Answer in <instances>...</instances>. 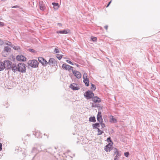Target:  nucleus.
Masks as SVG:
<instances>
[{
  "instance_id": "nucleus-8",
  "label": "nucleus",
  "mask_w": 160,
  "mask_h": 160,
  "mask_svg": "<svg viewBox=\"0 0 160 160\" xmlns=\"http://www.w3.org/2000/svg\"><path fill=\"white\" fill-rule=\"evenodd\" d=\"M16 59L19 61L24 62L26 61V58L22 55H19L17 56Z\"/></svg>"
},
{
  "instance_id": "nucleus-41",
  "label": "nucleus",
  "mask_w": 160,
  "mask_h": 160,
  "mask_svg": "<svg viewBox=\"0 0 160 160\" xmlns=\"http://www.w3.org/2000/svg\"><path fill=\"white\" fill-rule=\"evenodd\" d=\"M108 26H107V25H106V26H104V28H105L106 30H107L108 29Z\"/></svg>"
},
{
  "instance_id": "nucleus-34",
  "label": "nucleus",
  "mask_w": 160,
  "mask_h": 160,
  "mask_svg": "<svg viewBox=\"0 0 160 160\" xmlns=\"http://www.w3.org/2000/svg\"><path fill=\"white\" fill-rule=\"evenodd\" d=\"M91 39L93 41H95L97 40V38L95 37H92Z\"/></svg>"
},
{
  "instance_id": "nucleus-40",
  "label": "nucleus",
  "mask_w": 160,
  "mask_h": 160,
  "mask_svg": "<svg viewBox=\"0 0 160 160\" xmlns=\"http://www.w3.org/2000/svg\"><path fill=\"white\" fill-rule=\"evenodd\" d=\"M3 43V41L1 40H0V45H2Z\"/></svg>"
},
{
  "instance_id": "nucleus-25",
  "label": "nucleus",
  "mask_w": 160,
  "mask_h": 160,
  "mask_svg": "<svg viewBox=\"0 0 160 160\" xmlns=\"http://www.w3.org/2000/svg\"><path fill=\"white\" fill-rule=\"evenodd\" d=\"M97 129L98 131V135H101L103 133V132L101 131L99 128H97Z\"/></svg>"
},
{
  "instance_id": "nucleus-21",
  "label": "nucleus",
  "mask_w": 160,
  "mask_h": 160,
  "mask_svg": "<svg viewBox=\"0 0 160 160\" xmlns=\"http://www.w3.org/2000/svg\"><path fill=\"white\" fill-rule=\"evenodd\" d=\"M52 4L53 5L54 8L55 10H57L58 9L59 7L58 3L53 2L52 3Z\"/></svg>"
},
{
  "instance_id": "nucleus-33",
  "label": "nucleus",
  "mask_w": 160,
  "mask_h": 160,
  "mask_svg": "<svg viewBox=\"0 0 160 160\" xmlns=\"http://www.w3.org/2000/svg\"><path fill=\"white\" fill-rule=\"evenodd\" d=\"M54 52L56 53H59V51L58 49L57 48L55 49Z\"/></svg>"
},
{
  "instance_id": "nucleus-35",
  "label": "nucleus",
  "mask_w": 160,
  "mask_h": 160,
  "mask_svg": "<svg viewBox=\"0 0 160 160\" xmlns=\"http://www.w3.org/2000/svg\"><path fill=\"white\" fill-rule=\"evenodd\" d=\"M129 154V153L128 152H126L124 153V155L126 157H128V156Z\"/></svg>"
},
{
  "instance_id": "nucleus-44",
  "label": "nucleus",
  "mask_w": 160,
  "mask_h": 160,
  "mask_svg": "<svg viewBox=\"0 0 160 160\" xmlns=\"http://www.w3.org/2000/svg\"><path fill=\"white\" fill-rule=\"evenodd\" d=\"M6 0H1V1L3 2H4V1H6Z\"/></svg>"
},
{
  "instance_id": "nucleus-26",
  "label": "nucleus",
  "mask_w": 160,
  "mask_h": 160,
  "mask_svg": "<svg viewBox=\"0 0 160 160\" xmlns=\"http://www.w3.org/2000/svg\"><path fill=\"white\" fill-rule=\"evenodd\" d=\"M5 44L8 45L10 46L11 47H12V45L11 43L10 42L7 41H5Z\"/></svg>"
},
{
  "instance_id": "nucleus-38",
  "label": "nucleus",
  "mask_w": 160,
  "mask_h": 160,
  "mask_svg": "<svg viewBox=\"0 0 160 160\" xmlns=\"http://www.w3.org/2000/svg\"><path fill=\"white\" fill-rule=\"evenodd\" d=\"M4 25V23L3 22H0V26H2Z\"/></svg>"
},
{
  "instance_id": "nucleus-13",
  "label": "nucleus",
  "mask_w": 160,
  "mask_h": 160,
  "mask_svg": "<svg viewBox=\"0 0 160 160\" xmlns=\"http://www.w3.org/2000/svg\"><path fill=\"white\" fill-rule=\"evenodd\" d=\"M18 64L17 65L15 64H12L11 68L12 71L14 72L18 71Z\"/></svg>"
},
{
  "instance_id": "nucleus-14",
  "label": "nucleus",
  "mask_w": 160,
  "mask_h": 160,
  "mask_svg": "<svg viewBox=\"0 0 160 160\" xmlns=\"http://www.w3.org/2000/svg\"><path fill=\"white\" fill-rule=\"evenodd\" d=\"M111 143H109L105 147L104 149L107 152H109L111 151V148L112 146Z\"/></svg>"
},
{
  "instance_id": "nucleus-15",
  "label": "nucleus",
  "mask_w": 160,
  "mask_h": 160,
  "mask_svg": "<svg viewBox=\"0 0 160 160\" xmlns=\"http://www.w3.org/2000/svg\"><path fill=\"white\" fill-rule=\"evenodd\" d=\"M39 6L41 10L44 11L45 9L46 8L44 4H43V2H39Z\"/></svg>"
},
{
  "instance_id": "nucleus-5",
  "label": "nucleus",
  "mask_w": 160,
  "mask_h": 160,
  "mask_svg": "<svg viewBox=\"0 0 160 160\" xmlns=\"http://www.w3.org/2000/svg\"><path fill=\"white\" fill-rule=\"evenodd\" d=\"M57 61L55 59L53 58H51L49 60L48 63L52 66H54L57 65Z\"/></svg>"
},
{
  "instance_id": "nucleus-3",
  "label": "nucleus",
  "mask_w": 160,
  "mask_h": 160,
  "mask_svg": "<svg viewBox=\"0 0 160 160\" xmlns=\"http://www.w3.org/2000/svg\"><path fill=\"white\" fill-rule=\"evenodd\" d=\"M93 93L91 91H89L86 92L84 94V96L87 99H89L94 96Z\"/></svg>"
},
{
  "instance_id": "nucleus-20",
  "label": "nucleus",
  "mask_w": 160,
  "mask_h": 160,
  "mask_svg": "<svg viewBox=\"0 0 160 160\" xmlns=\"http://www.w3.org/2000/svg\"><path fill=\"white\" fill-rule=\"evenodd\" d=\"M110 122H111L116 123L117 122V120L113 117V116H111L110 117Z\"/></svg>"
},
{
  "instance_id": "nucleus-11",
  "label": "nucleus",
  "mask_w": 160,
  "mask_h": 160,
  "mask_svg": "<svg viewBox=\"0 0 160 160\" xmlns=\"http://www.w3.org/2000/svg\"><path fill=\"white\" fill-rule=\"evenodd\" d=\"M70 87L73 90H77L79 89V88L78 86V85L74 83L71 84Z\"/></svg>"
},
{
  "instance_id": "nucleus-28",
  "label": "nucleus",
  "mask_w": 160,
  "mask_h": 160,
  "mask_svg": "<svg viewBox=\"0 0 160 160\" xmlns=\"http://www.w3.org/2000/svg\"><path fill=\"white\" fill-rule=\"evenodd\" d=\"M96 88L95 86L92 84H91V89L93 90H95Z\"/></svg>"
},
{
  "instance_id": "nucleus-7",
  "label": "nucleus",
  "mask_w": 160,
  "mask_h": 160,
  "mask_svg": "<svg viewBox=\"0 0 160 160\" xmlns=\"http://www.w3.org/2000/svg\"><path fill=\"white\" fill-rule=\"evenodd\" d=\"M38 60L39 62H41L43 66H46L48 64V62L46 60L42 57L38 58Z\"/></svg>"
},
{
  "instance_id": "nucleus-9",
  "label": "nucleus",
  "mask_w": 160,
  "mask_h": 160,
  "mask_svg": "<svg viewBox=\"0 0 160 160\" xmlns=\"http://www.w3.org/2000/svg\"><path fill=\"white\" fill-rule=\"evenodd\" d=\"M72 72L73 74L77 78H81V74L79 72L73 70Z\"/></svg>"
},
{
  "instance_id": "nucleus-27",
  "label": "nucleus",
  "mask_w": 160,
  "mask_h": 160,
  "mask_svg": "<svg viewBox=\"0 0 160 160\" xmlns=\"http://www.w3.org/2000/svg\"><path fill=\"white\" fill-rule=\"evenodd\" d=\"M13 49L15 50H18L20 49V47L18 46H14L12 47Z\"/></svg>"
},
{
  "instance_id": "nucleus-31",
  "label": "nucleus",
  "mask_w": 160,
  "mask_h": 160,
  "mask_svg": "<svg viewBox=\"0 0 160 160\" xmlns=\"http://www.w3.org/2000/svg\"><path fill=\"white\" fill-rule=\"evenodd\" d=\"M56 57L59 60H60L62 58V56L61 55L58 54L57 56Z\"/></svg>"
},
{
  "instance_id": "nucleus-29",
  "label": "nucleus",
  "mask_w": 160,
  "mask_h": 160,
  "mask_svg": "<svg viewBox=\"0 0 160 160\" xmlns=\"http://www.w3.org/2000/svg\"><path fill=\"white\" fill-rule=\"evenodd\" d=\"M88 74L86 72H84L83 75V79L88 78Z\"/></svg>"
},
{
  "instance_id": "nucleus-17",
  "label": "nucleus",
  "mask_w": 160,
  "mask_h": 160,
  "mask_svg": "<svg viewBox=\"0 0 160 160\" xmlns=\"http://www.w3.org/2000/svg\"><path fill=\"white\" fill-rule=\"evenodd\" d=\"M69 32V30H62L61 31H57L56 32L57 33H60V34H67Z\"/></svg>"
},
{
  "instance_id": "nucleus-32",
  "label": "nucleus",
  "mask_w": 160,
  "mask_h": 160,
  "mask_svg": "<svg viewBox=\"0 0 160 160\" xmlns=\"http://www.w3.org/2000/svg\"><path fill=\"white\" fill-rule=\"evenodd\" d=\"M101 124V126L102 128H104L105 127V124L102 123V122H99Z\"/></svg>"
},
{
  "instance_id": "nucleus-30",
  "label": "nucleus",
  "mask_w": 160,
  "mask_h": 160,
  "mask_svg": "<svg viewBox=\"0 0 160 160\" xmlns=\"http://www.w3.org/2000/svg\"><path fill=\"white\" fill-rule=\"evenodd\" d=\"M107 141L108 142H111L110 143H111L112 145L113 143V142H112V141L111 140V138L110 137H109L107 139Z\"/></svg>"
},
{
  "instance_id": "nucleus-22",
  "label": "nucleus",
  "mask_w": 160,
  "mask_h": 160,
  "mask_svg": "<svg viewBox=\"0 0 160 160\" xmlns=\"http://www.w3.org/2000/svg\"><path fill=\"white\" fill-rule=\"evenodd\" d=\"M11 51V48L8 46L5 47L4 48V52H10Z\"/></svg>"
},
{
  "instance_id": "nucleus-45",
  "label": "nucleus",
  "mask_w": 160,
  "mask_h": 160,
  "mask_svg": "<svg viewBox=\"0 0 160 160\" xmlns=\"http://www.w3.org/2000/svg\"><path fill=\"white\" fill-rule=\"evenodd\" d=\"M77 67H78V66L79 65H78V64H77Z\"/></svg>"
},
{
  "instance_id": "nucleus-10",
  "label": "nucleus",
  "mask_w": 160,
  "mask_h": 160,
  "mask_svg": "<svg viewBox=\"0 0 160 160\" xmlns=\"http://www.w3.org/2000/svg\"><path fill=\"white\" fill-rule=\"evenodd\" d=\"M115 151L114 152V154H116V156L115 157L114 160H118L120 156H121V154L119 152L118 149L115 148Z\"/></svg>"
},
{
  "instance_id": "nucleus-42",
  "label": "nucleus",
  "mask_w": 160,
  "mask_h": 160,
  "mask_svg": "<svg viewBox=\"0 0 160 160\" xmlns=\"http://www.w3.org/2000/svg\"><path fill=\"white\" fill-rule=\"evenodd\" d=\"M111 2V1H110L109 2V3H108V4L107 5V6H106V7H108L109 6V5L110 4Z\"/></svg>"
},
{
  "instance_id": "nucleus-43",
  "label": "nucleus",
  "mask_w": 160,
  "mask_h": 160,
  "mask_svg": "<svg viewBox=\"0 0 160 160\" xmlns=\"http://www.w3.org/2000/svg\"><path fill=\"white\" fill-rule=\"evenodd\" d=\"M18 7V6H15L12 7V8H17Z\"/></svg>"
},
{
  "instance_id": "nucleus-1",
  "label": "nucleus",
  "mask_w": 160,
  "mask_h": 160,
  "mask_svg": "<svg viewBox=\"0 0 160 160\" xmlns=\"http://www.w3.org/2000/svg\"><path fill=\"white\" fill-rule=\"evenodd\" d=\"M28 65L33 68H35L38 67V61L36 60H29L28 63Z\"/></svg>"
},
{
  "instance_id": "nucleus-36",
  "label": "nucleus",
  "mask_w": 160,
  "mask_h": 160,
  "mask_svg": "<svg viewBox=\"0 0 160 160\" xmlns=\"http://www.w3.org/2000/svg\"><path fill=\"white\" fill-rule=\"evenodd\" d=\"M66 62L68 63H69L71 65H73V63L71 61H69L68 60H66Z\"/></svg>"
},
{
  "instance_id": "nucleus-2",
  "label": "nucleus",
  "mask_w": 160,
  "mask_h": 160,
  "mask_svg": "<svg viewBox=\"0 0 160 160\" xmlns=\"http://www.w3.org/2000/svg\"><path fill=\"white\" fill-rule=\"evenodd\" d=\"M25 65L23 63H21L18 64V71L23 73L26 72V67Z\"/></svg>"
},
{
  "instance_id": "nucleus-23",
  "label": "nucleus",
  "mask_w": 160,
  "mask_h": 160,
  "mask_svg": "<svg viewBox=\"0 0 160 160\" xmlns=\"http://www.w3.org/2000/svg\"><path fill=\"white\" fill-rule=\"evenodd\" d=\"M89 121L93 122H95L96 121L95 117H90L89 118Z\"/></svg>"
},
{
  "instance_id": "nucleus-18",
  "label": "nucleus",
  "mask_w": 160,
  "mask_h": 160,
  "mask_svg": "<svg viewBox=\"0 0 160 160\" xmlns=\"http://www.w3.org/2000/svg\"><path fill=\"white\" fill-rule=\"evenodd\" d=\"M5 68L4 62L0 61V71L3 70Z\"/></svg>"
},
{
  "instance_id": "nucleus-16",
  "label": "nucleus",
  "mask_w": 160,
  "mask_h": 160,
  "mask_svg": "<svg viewBox=\"0 0 160 160\" xmlns=\"http://www.w3.org/2000/svg\"><path fill=\"white\" fill-rule=\"evenodd\" d=\"M92 100L94 102H100L101 101L100 99L98 97H95L92 98Z\"/></svg>"
},
{
  "instance_id": "nucleus-39",
  "label": "nucleus",
  "mask_w": 160,
  "mask_h": 160,
  "mask_svg": "<svg viewBox=\"0 0 160 160\" xmlns=\"http://www.w3.org/2000/svg\"><path fill=\"white\" fill-rule=\"evenodd\" d=\"M29 51L32 52H34L35 50L33 49H29Z\"/></svg>"
},
{
  "instance_id": "nucleus-37",
  "label": "nucleus",
  "mask_w": 160,
  "mask_h": 160,
  "mask_svg": "<svg viewBox=\"0 0 160 160\" xmlns=\"http://www.w3.org/2000/svg\"><path fill=\"white\" fill-rule=\"evenodd\" d=\"M2 144L1 143H0V151L2 150Z\"/></svg>"
},
{
  "instance_id": "nucleus-4",
  "label": "nucleus",
  "mask_w": 160,
  "mask_h": 160,
  "mask_svg": "<svg viewBox=\"0 0 160 160\" xmlns=\"http://www.w3.org/2000/svg\"><path fill=\"white\" fill-rule=\"evenodd\" d=\"M62 68L65 70H68L69 72L71 71H72L73 70V68L67 64L66 63H64L62 65Z\"/></svg>"
},
{
  "instance_id": "nucleus-6",
  "label": "nucleus",
  "mask_w": 160,
  "mask_h": 160,
  "mask_svg": "<svg viewBox=\"0 0 160 160\" xmlns=\"http://www.w3.org/2000/svg\"><path fill=\"white\" fill-rule=\"evenodd\" d=\"M4 65L5 68H7V69H10L12 66V62L9 60H5L4 61Z\"/></svg>"
},
{
  "instance_id": "nucleus-12",
  "label": "nucleus",
  "mask_w": 160,
  "mask_h": 160,
  "mask_svg": "<svg viewBox=\"0 0 160 160\" xmlns=\"http://www.w3.org/2000/svg\"><path fill=\"white\" fill-rule=\"evenodd\" d=\"M97 119L98 121L99 122H103V120L101 112H99L97 115Z\"/></svg>"
},
{
  "instance_id": "nucleus-19",
  "label": "nucleus",
  "mask_w": 160,
  "mask_h": 160,
  "mask_svg": "<svg viewBox=\"0 0 160 160\" xmlns=\"http://www.w3.org/2000/svg\"><path fill=\"white\" fill-rule=\"evenodd\" d=\"M83 82L85 83L86 86L88 87L89 86V80L88 78L84 79Z\"/></svg>"
},
{
  "instance_id": "nucleus-24",
  "label": "nucleus",
  "mask_w": 160,
  "mask_h": 160,
  "mask_svg": "<svg viewBox=\"0 0 160 160\" xmlns=\"http://www.w3.org/2000/svg\"><path fill=\"white\" fill-rule=\"evenodd\" d=\"M93 127L94 128L97 129V127H99V123H96L95 124H93Z\"/></svg>"
}]
</instances>
